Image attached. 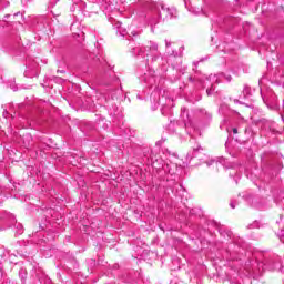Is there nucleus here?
<instances>
[{
    "mask_svg": "<svg viewBox=\"0 0 284 284\" xmlns=\"http://www.w3.org/2000/svg\"><path fill=\"white\" fill-rule=\"evenodd\" d=\"M233 133H234V134H239V130L233 129Z\"/></svg>",
    "mask_w": 284,
    "mask_h": 284,
    "instance_id": "obj_1",
    "label": "nucleus"
}]
</instances>
